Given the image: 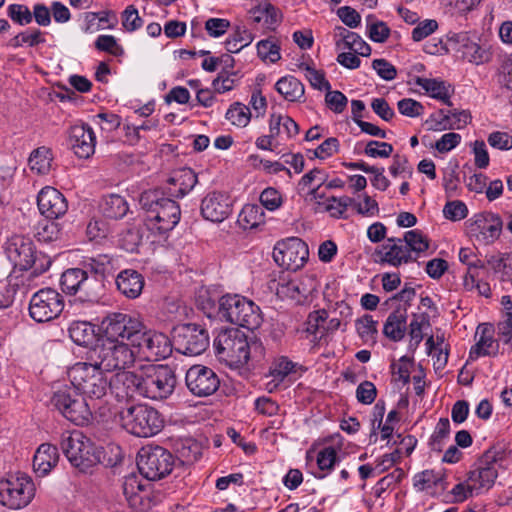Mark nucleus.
<instances>
[{
	"label": "nucleus",
	"mask_w": 512,
	"mask_h": 512,
	"mask_svg": "<svg viewBox=\"0 0 512 512\" xmlns=\"http://www.w3.org/2000/svg\"><path fill=\"white\" fill-rule=\"evenodd\" d=\"M139 204L146 213L148 229L159 234L171 231L180 221V206L170 197H166L162 190L144 191L140 195Z\"/></svg>",
	"instance_id": "nucleus-1"
},
{
	"label": "nucleus",
	"mask_w": 512,
	"mask_h": 512,
	"mask_svg": "<svg viewBox=\"0 0 512 512\" xmlns=\"http://www.w3.org/2000/svg\"><path fill=\"white\" fill-rule=\"evenodd\" d=\"M61 449L70 464L81 473L89 472L102 462L103 448L80 431L63 435Z\"/></svg>",
	"instance_id": "nucleus-2"
},
{
	"label": "nucleus",
	"mask_w": 512,
	"mask_h": 512,
	"mask_svg": "<svg viewBox=\"0 0 512 512\" xmlns=\"http://www.w3.org/2000/svg\"><path fill=\"white\" fill-rule=\"evenodd\" d=\"M121 426L137 437H152L164 427L162 415L147 404H132L123 407L119 412Z\"/></svg>",
	"instance_id": "nucleus-3"
},
{
	"label": "nucleus",
	"mask_w": 512,
	"mask_h": 512,
	"mask_svg": "<svg viewBox=\"0 0 512 512\" xmlns=\"http://www.w3.org/2000/svg\"><path fill=\"white\" fill-rule=\"evenodd\" d=\"M220 320L255 330L263 318L259 306L252 300L239 294H226L220 297Z\"/></svg>",
	"instance_id": "nucleus-4"
},
{
	"label": "nucleus",
	"mask_w": 512,
	"mask_h": 512,
	"mask_svg": "<svg viewBox=\"0 0 512 512\" xmlns=\"http://www.w3.org/2000/svg\"><path fill=\"white\" fill-rule=\"evenodd\" d=\"M71 385L84 397L99 400L110 388L106 373L92 361L75 363L68 372Z\"/></svg>",
	"instance_id": "nucleus-5"
},
{
	"label": "nucleus",
	"mask_w": 512,
	"mask_h": 512,
	"mask_svg": "<svg viewBox=\"0 0 512 512\" xmlns=\"http://www.w3.org/2000/svg\"><path fill=\"white\" fill-rule=\"evenodd\" d=\"M10 262L19 270L31 271L32 277L45 273L51 266V258L36 250L33 242L25 237L16 236L11 239L7 247Z\"/></svg>",
	"instance_id": "nucleus-6"
},
{
	"label": "nucleus",
	"mask_w": 512,
	"mask_h": 512,
	"mask_svg": "<svg viewBox=\"0 0 512 512\" xmlns=\"http://www.w3.org/2000/svg\"><path fill=\"white\" fill-rule=\"evenodd\" d=\"M126 342H111L102 340L87 353V360L105 373L113 370H124L135 362L134 351Z\"/></svg>",
	"instance_id": "nucleus-7"
},
{
	"label": "nucleus",
	"mask_w": 512,
	"mask_h": 512,
	"mask_svg": "<svg viewBox=\"0 0 512 512\" xmlns=\"http://www.w3.org/2000/svg\"><path fill=\"white\" fill-rule=\"evenodd\" d=\"M50 403L64 418L75 425H86L92 419L89 403L72 385L55 391Z\"/></svg>",
	"instance_id": "nucleus-8"
},
{
	"label": "nucleus",
	"mask_w": 512,
	"mask_h": 512,
	"mask_svg": "<svg viewBox=\"0 0 512 512\" xmlns=\"http://www.w3.org/2000/svg\"><path fill=\"white\" fill-rule=\"evenodd\" d=\"M217 356L230 365L243 366L250 358V346L246 334L238 328L222 330L214 340Z\"/></svg>",
	"instance_id": "nucleus-9"
},
{
	"label": "nucleus",
	"mask_w": 512,
	"mask_h": 512,
	"mask_svg": "<svg viewBox=\"0 0 512 512\" xmlns=\"http://www.w3.org/2000/svg\"><path fill=\"white\" fill-rule=\"evenodd\" d=\"M144 324L136 317L122 312L109 313L103 318L99 331L103 340L125 342L133 346L139 339V332Z\"/></svg>",
	"instance_id": "nucleus-10"
},
{
	"label": "nucleus",
	"mask_w": 512,
	"mask_h": 512,
	"mask_svg": "<svg viewBox=\"0 0 512 512\" xmlns=\"http://www.w3.org/2000/svg\"><path fill=\"white\" fill-rule=\"evenodd\" d=\"M60 285L62 291L67 294L79 293L77 300L88 305L98 304L103 292V285L93 277L87 278L81 268H70L64 271Z\"/></svg>",
	"instance_id": "nucleus-11"
},
{
	"label": "nucleus",
	"mask_w": 512,
	"mask_h": 512,
	"mask_svg": "<svg viewBox=\"0 0 512 512\" xmlns=\"http://www.w3.org/2000/svg\"><path fill=\"white\" fill-rule=\"evenodd\" d=\"M174 462L172 453L162 446L146 445L138 452V469L148 480H159L170 474Z\"/></svg>",
	"instance_id": "nucleus-12"
},
{
	"label": "nucleus",
	"mask_w": 512,
	"mask_h": 512,
	"mask_svg": "<svg viewBox=\"0 0 512 512\" xmlns=\"http://www.w3.org/2000/svg\"><path fill=\"white\" fill-rule=\"evenodd\" d=\"M143 397L152 400L167 399L172 395L177 384L174 369L168 365H154L144 372Z\"/></svg>",
	"instance_id": "nucleus-13"
},
{
	"label": "nucleus",
	"mask_w": 512,
	"mask_h": 512,
	"mask_svg": "<svg viewBox=\"0 0 512 512\" xmlns=\"http://www.w3.org/2000/svg\"><path fill=\"white\" fill-rule=\"evenodd\" d=\"M172 339L176 351L188 356L200 355L209 346L207 330L192 323L174 327Z\"/></svg>",
	"instance_id": "nucleus-14"
},
{
	"label": "nucleus",
	"mask_w": 512,
	"mask_h": 512,
	"mask_svg": "<svg viewBox=\"0 0 512 512\" xmlns=\"http://www.w3.org/2000/svg\"><path fill=\"white\" fill-rule=\"evenodd\" d=\"M35 495L32 479L22 474L16 479L0 482V503L9 509H21L27 506Z\"/></svg>",
	"instance_id": "nucleus-15"
},
{
	"label": "nucleus",
	"mask_w": 512,
	"mask_h": 512,
	"mask_svg": "<svg viewBox=\"0 0 512 512\" xmlns=\"http://www.w3.org/2000/svg\"><path fill=\"white\" fill-rule=\"evenodd\" d=\"M63 309V296L52 288L38 290L32 295L29 303V314L38 323L57 318Z\"/></svg>",
	"instance_id": "nucleus-16"
},
{
	"label": "nucleus",
	"mask_w": 512,
	"mask_h": 512,
	"mask_svg": "<svg viewBox=\"0 0 512 512\" xmlns=\"http://www.w3.org/2000/svg\"><path fill=\"white\" fill-rule=\"evenodd\" d=\"M309 257L308 246L298 237L278 241L273 250V259L280 267L297 271Z\"/></svg>",
	"instance_id": "nucleus-17"
},
{
	"label": "nucleus",
	"mask_w": 512,
	"mask_h": 512,
	"mask_svg": "<svg viewBox=\"0 0 512 512\" xmlns=\"http://www.w3.org/2000/svg\"><path fill=\"white\" fill-rule=\"evenodd\" d=\"M139 339L133 347L138 348L147 360L158 361L169 357L172 353L173 339L163 333L155 331H146L145 327L139 332Z\"/></svg>",
	"instance_id": "nucleus-18"
},
{
	"label": "nucleus",
	"mask_w": 512,
	"mask_h": 512,
	"mask_svg": "<svg viewBox=\"0 0 512 512\" xmlns=\"http://www.w3.org/2000/svg\"><path fill=\"white\" fill-rule=\"evenodd\" d=\"M188 390L197 397H206L214 394L219 386L218 375L209 367L203 365L191 366L185 375Z\"/></svg>",
	"instance_id": "nucleus-19"
},
{
	"label": "nucleus",
	"mask_w": 512,
	"mask_h": 512,
	"mask_svg": "<svg viewBox=\"0 0 512 512\" xmlns=\"http://www.w3.org/2000/svg\"><path fill=\"white\" fill-rule=\"evenodd\" d=\"M448 42L454 45V49L461 53V57L470 63L480 65L491 59V52L470 39L466 32L449 34Z\"/></svg>",
	"instance_id": "nucleus-20"
},
{
	"label": "nucleus",
	"mask_w": 512,
	"mask_h": 512,
	"mask_svg": "<svg viewBox=\"0 0 512 512\" xmlns=\"http://www.w3.org/2000/svg\"><path fill=\"white\" fill-rule=\"evenodd\" d=\"M68 146L81 159H88L95 152L96 136L90 125L82 123L68 130Z\"/></svg>",
	"instance_id": "nucleus-21"
},
{
	"label": "nucleus",
	"mask_w": 512,
	"mask_h": 512,
	"mask_svg": "<svg viewBox=\"0 0 512 512\" xmlns=\"http://www.w3.org/2000/svg\"><path fill=\"white\" fill-rule=\"evenodd\" d=\"M497 460V452L493 450L486 451L480 459L479 467L468 474V482L476 492L483 489H490L498 476L495 462Z\"/></svg>",
	"instance_id": "nucleus-22"
},
{
	"label": "nucleus",
	"mask_w": 512,
	"mask_h": 512,
	"mask_svg": "<svg viewBox=\"0 0 512 512\" xmlns=\"http://www.w3.org/2000/svg\"><path fill=\"white\" fill-rule=\"evenodd\" d=\"M200 211L204 219L222 222L231 214L232 202L226 193L212 191L202 199Z\"/></svg>",
	"instance_id": "nucleus-23"
},
{
	"label": "nucleus",
	"mask_w": 512,
	"mask_h": 512,
	"mask_svg": "<svg viewBox=\"0 0 512 512\" xmlns=\"http://www.w3.org/2000/svg\"><path fill=\"white\" fill-rule=\"evenodd\" d=\"M37 205L40 213L47 219H58L68 209V203L64 195L50 186L40 190L37 196Z\"/></svg>",
	"instance_id": "nucleus-24"
},
{
	"label": "nucleus",
	"mask_w": 512,
	"mask_h": 512,
	"mask_svg": "<svg viewBox=\"0 0 512 512\" xmlns=\"http://www.w3.org/2000/svg\"><path fill=\"white\" fill-rule=\"evenodd\" d=\"M503 222L498 214L483 212L474 215L471 222V231L477 232L478 239L486 244L495 242L501 235Z\"/></svg>",
	"instance_id": "nucleus-25"
},
{
	"label": "nucleus",
	"mask_w": 512,
	"mask_h": 512,
	"mask_svg": "<svg viewBox=\"0 0 512 512\" xmlns=\"http://www.w3.org/2000/svg\"><path fill=\"white\" fill-rule=\"evenodd\" d=\"M144 374H136L122 370L110 379V388L115 391L117 397L128 398L135 395L143 396Z\"/></svg>",
	"instance_id": "nucleus-26"
},
{
	"label": "nucleus",
	"mask_w": 512,
	"mask_h": 512,
	"mask_svg": "<svg viewBox=\"0 0 512 512\" xmlns=\"http://www.w3.org/2000/svg\"><path fill=\"white\" fill-rule=\"evenodd\" d=\"M167 183L169 196L183 198L198 183V176L191 168L183 167L173 171Z\"/></svg>",
	"instance_id": "nucleus-27"
},
{
	"label": "nucleus",
	"mask_w": 512,
	"mask_h": 512,
	"mask_svg": "<svg viewBox=\"0 0 512 512\" xmlns=\"http://www.w3.org/2000/svg\"><path fill=\"white\" fill-rule=\"evenodd\" d=\"M144 285V277L134 269H124L116 277L117 289L128 299L138 298L143 291Z\"/></svg>",
	"instance_id": "nucleus-28"
},
{
	"label": "nucleus",
	"mask_w": 512,
	"mask_h": 512,
	"mask_svg": "<svg viewBox=\"0 0 512 512\" xmlns=\"http://www.w3.org/2000/svg\"><path fill=\"white\" fill-rule=\"evenodd\" d=\"M475 337L477 338V341L470 348L467 363L469 361H475L476 359L482 356L492 355V352L490 350L494 347L495 344L494 327L488 323L479 324L476 330ZM495 354L496 352H493V355Z\"/></svg>",
	"instance_id": "nucleus-29"
},
{
	"label": "nucleus",
	"mask_w": 512,
	"mask_h": 512,
	"mask_svg": "<svg viewBox=\"0 0 512 512\" xmlns=\"http://www.w3.org/2000/svg\"><path fill=\"white\" fill-rule=\"evenodd\" d=\"M373 256L376 262L381 264L386 263L393 267H399L402 264L416 260V257L411 255L406 248H401L395 244H383L377 247Z\"/></svg>",
	"instance_id": "nucleus-30"
},
{
	"label": "nucleus",
	"mask_w": 512,
	"mask_h": 512,
	"mask_svg": "<svg viewBox=\"0 0 512 512\" xmlns=\"http://www.w3.org/2000/svg\"><path fill=\"white\" fill-rule=\"evenodd\" d=\"M407 329V308H397L387 317L384 326L383 334L393 342L401 341Z\"/></svg>",
	"instance_id": "nucleus-31"
},
{
	"label": "nucleus",
	"mask_w": 512,
	"mask_h": 512,
	"mask_svg": "<svg viewBox=\"0 0 512 512\" xmlns=\"http://www.w3.org/2000/svg\"><path fill=\"white\" fill-rule=\"evenodd\" d=\"M58 459L59 454L56 446L49 443L41 444L33 458L34 471L39 476H46L56 466Z\"/></svg>",
	"instance_id": "nucleus-32"
},
{
	"label": "nucleus",
	"mask_w": 512,
	"mask_h": 512,
	"mask_svg": "<svg viewBox=\"0 0 512 512\" xmlns=\"http://www.w3.org/2000/svg\"><path fill=\"white\" fill-rule=\"evenodd\" d=\"M110 264L111 257L109 255L99 254L96 257L85 258L81 262L82 267L80 268L82 272H85L87 278L93 277L103 285V278Z\"/></svg>",
	"instance_id": "nucleus-33"
},
{
	"label": "nucleus",
	"mask_w": 512,
	"mask_h": 512,
	"mask_svg": "<svg viewBox=\"0 0 512 512\" xmlns=\"http://www.w3.org/2000/svg\"><path fill=\"white\" fill-rule=\"evenodd\" d=\"M71 340L79 346H89L96 338L95 325L88 321H73L68 328Z\"/></svg>",
	"instance_id": "nucleus-34"
},
{
	"label": "nucleus",
	"mask_w": 512,
	"mask_h": 512,
	"mask_svg": "<svg viewBox=\"0 0 512 512\" xmlns=\"http://www.w3.org/2000/svg\"><path fill=\"white\" fill-rule=\"evenodd\" d=\"M197 307L209 318L220 319V297L208 288H201L196 296Z\"/></svg>",
	"instance_id": "nucleus-35"
},
{
	"label": "nucleus",
	"mask_w": 512,
	"mask_h": 512,
	"mask_svg": "<svg viewBox=\"0 0 512 512\" xmlns=\"http://www.w3.org/2000/svg\"><path fill=\"white\" fill-rule=\"evenodd\" d=\"M276 91L287 101L295 102L304 96V85L294 76H285L275 84Z\"/></svg>",
	"instance_id": "nucleus-36"
},
{
	"label": "nucleus",
	"mask_w": 512,
	"mask_h": 512,
	"mask_svg": "<svg viewBox=\"0 0 512 512\" xmlns=\"http://www.w3.org/2000/svg\"><path fill=\"white\" fill-rule=\"evenodd\" d=\"M103 215L110 219H121L129 211L126 199L118 194L106 196L101 203Z\"/></svg>",
	"instance_id": "nucleus-37"
},
{
	"label": "nucleus",
	"mask_w": 512,
	"mask_h": 512,
	"mask_svg": "<svg viewBox=\"0 0 512 512\" xmlns=\"http://www.w3.org/2000/svg\"><path fill=\"white\" fill-rule=\"evenodd\" d=\"M439 486L446 489L443 476L434 470H424L416 473L413 477V487L418 492H430Z\"/></svg>",
	"instance_id": "nucleus-38"
},
{
	"label": "nucleus",
	"mask_w": 512,
	"mask_h": 512,
	"mask_svg": "<svg viewBox=\"0 0 512 512\" xmlns=\"http://www.w3.org/2000/svg\"><path fill=\"white\" fill-rule=\"evenodd\" d=\"M416 84L424 89L432 98L438 99L448 106L452 105L449 99V90L444 81L418 77Z\"/></svg>",
	"instance_id": "nucleus-39"
},
{
	"label": "nucleus",
	"mask_w": 512,
	"mask_h": 512,
	"mask_svg": "<svg viewBox=\"0 0 512 512\" xmlns=\"http://www.w3.org/2000/svg\"><path fill=\"white\" fill-rule=\"evenodd\" d=\"M265 214L260 205L246 204L238 215V223L244 229H252L264 223Z\"/></svg>",
	"instance_id": "nucleus-40"
},
{
	"label": "nucleus",
	"mask_w": 512,
	"mask_h": 512,
	"mask_svg": "<svg viewBox=\"0 0 512 512\" xmlns=\"http://www.w3.org/2000/svg\"><path fill=\"white\" fill-rule=\"evenodd\" d=\"M338 460L337 451L333 446L322 448L316 457L319 472L314 473V476L319 479L325 478L332 471Z\"/></svg>",
	"instance_id": "nucleus-41"
},
{
	"label": "nucleus",
	"mask_w": 512,
	"mask_h": 512,
	"mask_svg": "<svg viewBox=\"0 0 512 512\" xmlns=\"http://www.w3.org/2000/svg\"><path fill=\"white\" fill-rule=\"evenodd\" d=\"M51 153L50 150L44 146L39 147L31 153L29 157V166L32 171L44 175L50 171L51 168Z\"/></svg>",
	"instance_id": "nucleus-42"
},
{
	"label": "nucleus",
	"mask_w": 512,
	"mask_h": 512,
	"mask_svg": "<svg viewBox=\"0 0 512 512\" xmlns=\"http://www.w3.org/2000/svg\"><path fill=\"white\" fill-rule=\"evenodd\" d=\"M404 241L406 244V249L413 255L416 254V258L422 252H425L429 249V241L426 236L420 230H410L405 232Z\"/></svg>",
	"instance_id": "nucleus-43"
},
{
	"label": "nucleus",
	"mask_w": 512,
	"mask_h": 512,
	"mask_svg": "<svg viewBox=\"0 0 512 512\" xmlns=\"http://www.w3.org/2000/svg\"><path fill=\"white\" fill-rule=\"evenodd\" d=\"M61 234L60 226L53 219H46L38 223L35 237L39 242L51 243L59 239Z\"/></svg>",
	"instance_id": "nucleus-44"
},
{
	"label": "nucleus",
	"mask_w": 512,
	"mask_h": 512,
	"mask_svg": "<svg viewBox=\"0 0 512 512\" xmlns=\"http://www.w3.org/2000/svg\"><path fill=\"white\" fill-rule=\"evenodd\" d=\"M257 54L263 61L269 60L276 63L280 60V46L274 37L261 40L257 43Z\"/></svg>",
	"instance_id": "nucleus-45"
},
{
	"label": "nucleus",
	"mask_w": 512,
	"mask_h": 512,
	"mask_svg": "<svg viewBox=\"0 0 512 512\" xmlns=\"http://www.w3.org/2000/svg\"><path fill=\"white\" fill-rule=\"evenodd\" d=\"M277 292L297 302H301L302 299H305L310 294V290L307 289L302 282L297 280H291L285 284H281Z\"/></svg>",
	"instance_id": "nucleus-46"
},
{
	"label": "nucleus",
	"mask_w": 512,
	"mask_h": 512,
	"mask_svg": "<svg viewBox=\"0 0 512 512\" xmlns=\"http://www.w3.org/2000/svg\"><path fill=\"white\" fill-rule=\"evenodd\" d=\"M367 20V32L369 38L376 43L385 42L390 36V28L383 21L375 20L373 15H369Z\"/></svg>",
	"instance_id": "nucleus-47"
},
{
	"label": "nucleus",
	"mask_w": 512,
	"mask_h": 512,
	"mask_svg": "<svg viewBox=\"0 0 512 512\" xmlns=\"http://www.w3.org/2000/svg\"><path fill=\"white\" fill-rule=\"evenodd\" d=\"M450 422L448 418H440L433 434L429 440L431 450L441 452L444 445V439L449 436Z\"/></svg>",
	"instance_id": "nucleus-48"
},
{
	"label": "nucleus",
	"mask_w": 512,
	"mask_h": 512,
	"mask_svg": "<svg viewBox=\"0 0 512 512\" xmlns=\"http://www.w3.org/2000/svg\"><path fill=\"white\" fill-rule=\"evenodd\" d=\"M251 113L247 106L241 103H235L226 112V118L232 124L239 127H245L250 122Z\"/></svg>",
	"instance_id": "nucleus-49"
},
{
	"label": "nucleus",
	"mask_w": 512,
	"mask_h": 512,
	"mask_svg": "<svg viewBox=\"0 0 512 512\" xmlns=\"http://www.w3.org/2000/svg\"><path fill=\"white\" fill-rule=\"evenodd\" d=\"M377 324L371 315L366 314L356 320V330L364 341L374 340L378 333Z\"/></svg>",
	"instance_id": "nucleus-50"
},
{
	"label": "nucleus",
	"mask_w": 512,
	"mask_h": 512,
	"mask_svg": "<svg viewBox=\"0 0 512 512\" xmlns=\"http://www.w3.org/2000/svg\"><path fill=\"white\" fill-rule=\"evenodd\" d=\"M261 207L269 211H275L283 204L281 193L274 187L265 188L259 197Z\"/></svg>",
	"instance_id": "nucleus-51"
},
{
	"label": "nucleus",
	"mask_w": 512,
	"mask_h": 512,
	"mask_svg": "<svg viewBox=\"0 0 512 512\" xmlns=\"http://www.w3.org/2000/svg\"><path fill=\"white\" fill-rule=\"evenodd\" d=\"M8 17L16 24L25 26L32 22V12L23 4H11L7 8Z\"/></svg>",
	"instance_id": "nucleus-52"
},
{
	"label": "nucleus",
	"mask_w": 512,
	"mask_h": 512,
	"mask_svg": "<svg viewBox=\"0 0 512 512\" xmlns=\"http://www.w3.org/2000/svg\"><path fill=\"white\" fill-rule=\"evenodd\" d=\"M122 26L127 32H134L143 26V20L134 5L125 8L121 15Z\"/></svg>",
	"instance_id": "nucleus-53"
},
{
	"label": "nucleus",
	"mask_w": 512,
	"mask_h": 512,
	"mask_svg": "<svg viewBox=\"0 0 512 512\" xmlns=\"http://www.w3.org/2000/svg\"><path fill=\"white\" fill-rule=\"evenodd\" d=\"M393 150L390 143L370 140L366 144L364 153L371 158H388L392 155Z\"/></svg>",
	"instance_id": "nucleus-54"
},
{
	"label": "nucleus",
	"mask_w": 512,
	"mask_h": 512,
	"mask_svg": "<svg viewBox=\"0 0 512 512\" xmlns=\"http://www.w3.org/2000/svg\"><path fill=\"white\" fill-rule=\"evenodd\" d=\"M301 69H304L306 71L305 76L306 79L309 81L311 86L317 90H329L331 89L330 83L326 80L325 74L321 71L316 70L315 68L302 64L300 66Z\"/></svg>",
	"instance_id": "nucleus-55"
},
{
	"label": "nucleus",
	"mask_w": 512,
	"mask_h": 512,
	"mask_svg": "<svg viewBox=\"0 0 512 512\" xmlns=\"http://www.w3.org/2000/svg\"><path fill=\"white\" fill-rule=\"evenodd\" d=\"M295 366L296 364L285 356L278 358L271 368L273 381H283L286 376L294 372Z\"/></svg>",
	"instance_id": "nucleus-56"
},
{
	"label": "nucleus",
	"mask_w": 512,
	"mask_h": 512,
	"mask_svg": "<svg viewBox=\"0 0 512 512\" xmlns=\"http://www.w3.org/2000/svg\"><path fill=\"white\" fill-rule=\"evenodd\" d=\"M261 13L264 15V23L267 29L274 30L275 26L281 21V13L278 8L270 3H265L254 9V14Z\"/></svg>",
	"instance_id": "nucleus-57"
},
{
	"label": "nucleus",
	"mask_w": 512,
	"mask_h": 512,
	"mask_svg": "<svg viewBox=\"0 0 512 512\" xmlns=\"http://www.w3.org/2000/svg\"><path fill=\"white\" fill-rule=\"evenodd\" d=\"M444 217L451 221L464 219L468 214L466 204L459 200L449 201L443 208Z\"/></svg>",
	"instance_id": "nucleus-58"
},
{
	"label": "nucleus",
	"mask_w": 512,
	"mask_h": 512,
	"mask_svg": "<svg viewBox=\"0 0 512 512\" xmlns=\"http://www.w3.org/2000/svg\"><path fill=\"white\" fill-rule=\"evenodd\" d=\"M354 203V199L343 196V197H331L328 199V203L326 205V210L330 212L331 216L334 218H341L347 208Z\"/></svg>",
	"instance_id": "nucleus-59"
},
{
	"label": "nucleus",
	"mask_w": 512,
	"mask_h": 512,
	"mask_svg": "<svg viewBox=\"0 0 512 512\" xmlns=\"http://www.w3.org/2000/svg\"><path fill=\"white\" fill-rule=\"evenodd\" d=\"M410 366L411 359L408 356H402L399 362H393L390 366L392 375L396 381H401L403 384H407L410 381Z\"/></svg>",
	"instance_id": "nucleus-60"
},
{
	"label": "nucleus",
	"mask_w": 512,
	"mask_h": 512,
	"mask_svg": "<svg viewBox=\"0 0 512 512\" xmlns=\"http://www.w3.org/2000/svg\"><path fill=\"white\" fill-rule=\"evenodd\" d=\"M143 489L144 486L140 483L136 475L131 474L124 478L122 491L128 504H130V502H132Z\"/></svg>",
	"instance_id": "nucleus-61"
},
{
	"label": "nucleus",
	"mask_w": 512,
	"mask_h": 512,
	"mask_svg": "<svg viewBox=\"0 0 512 512\" xmlns=\"http://www.w3.org/2000/svg\"><path fill=\"white\" fill-rule=\"evenodd\" d=\"M397 108L402 115L411 118L418 117L424 112V106L412 98L401 99L397 103Z\"/></svg>",
	"instance_id": "nucleus-62"
},
{
	"label": "nucleus",
	"mask_w": 512,
	"mask_h": 512,
	"mask_svg": "<svg viewBox=\"0 0 512 512\" xmlns=\"http://www.w3.org/2000/svg\"><path fill=\"white\" fill-rule=\"evenodd\" d=\"M377 396L376 386L370 381H363L356 389L357 400L364 405L372 404Z\"/></svg>",
	"instance_id": "nucleus-63"
},
{
	"label": "nucleus",
	"mask_w": 512,
	"mask_h": 512,
	"mask_svg": "<svg viewBox=\"0 0 512 512\" xmlns=\"http://www.w3.org/2000/svg\"><path fill=\"white\" fill-rule=\"evenodd\" d=\"M325 102L332 111L339 114L346 108L348 99L342 92L329 89L325 95Z\"/></svg>",
	"instance_id": "nucleus-64"
}]
</instances>
